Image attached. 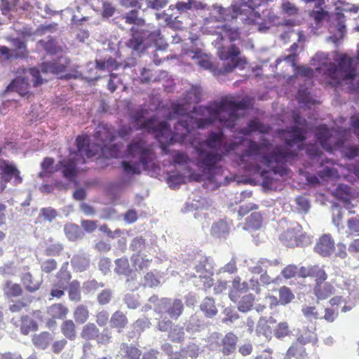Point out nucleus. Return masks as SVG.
<instances>
[{"label":"nucleus","instance_id":"obj_1","mask_svg":"<svg viewBox=\"0 0 359 359\" xmlns=\"http://www.w3.org/2000/svg\"><path fill=\"white\" fill-rule=\"evenodd\" d=\"M245 140L248 144L247 148L238 156L239 165H243L247 170H254L258 166H252L249 161L254 157L261 155V163L270 168L274 174H278L280 177L288 175L289 169L285 163L294 160L297 154L283 146L273 147L268 140H264L259 144L252 140L241 138L238 142H224L220 151L223 154V157L235 151Z\"/></svg>","mask_w":359,"mask_h":359},{"label":"nucleus","instance_id":"obj_2","mask_svg":"<svg viewBox=\"0 0 359 359\" xmlns=\"http://www.w3.org/2000/svg\"><path fill=\"white\" fill-rule=\"evenodd\" d=\"M121 18L125 22L133 26L130 29V38L126 42V46L133 50L139 52L144 50L147 46L154 45L161 46L163 43V37L161 30L156 29L152 31L147 30L146 20L140 16L137 9H133L123 14Z\"/></svg>","mask_w":359,"mask_h":359},{"label":"nucleus","instance_id":"obj_3","mask_svg":"<svg viewBox=\"0 0 359 359\" xmlns=\"http://www.w3.org/2000/svg\"><path fill=\"white\" fill-rule=\"evenodd\" d=\"M249 105L250 103L247 100L238 101L233 96H225L219 101H215L206 106L207 118L212 120V123L219 121L222 126L233 128L238 118L237 111L248 109Z\"/></svg>","mask_w":359,"mask_h":359},{"label":"nucleus","instance_id":"obj_4","mask_svg":"<svg viewBox=\"0 0 359 359\" xmlns=\"http://www.w3.org/2000/svg\"><path fill=\"white\" fill-rule=\"evenodd\" d=\"M77 151L70 154L69 158L63 159L57 164L56 170H62L63 177L73 180L77 175V166L86 163V157L92 158L97 154V148L90 149V139L88 135H79L76 139Z\"/></svg>","mask_w":359,"mask_h":359},{"label":"nucleus","instance_id":"obj_5","mask_svg":"<svg viewBox=\"0 0 359 359\" xmlns=\"http://www.w3.org/2000/svg\"><path fill=\"white\" fill-rule=\"evenodd\" d=\"M315 137L323 149L332 152L341 148L344 144L345 130L329 128L323 124L316 127Z\"/></svg>","mask_w":359,"mask_h":359},{"label":"nucleus","instance_id":"obj_6","mask_svg":"<svg viewBox=\"0 0 359 359\" xmlns=\"http://www.w3.org/2000/svg\"><path fill=\"white\" fill-rule=\"evenodd\" d=\"M156 118L153 116L144 120L137 127V129L144 130L148 133L154 134L155 137L161 144V147L165 154L168 153L167 146L171 144L170 138L171 129L167 121H161L156 125Z\"/></svg>","mask_w":359,"mask_h":359},{"label":"nucleus","instance_id":"obj_7","mask_svg":"<svg viewBox=\"0 0 359 359\" xmlns=\"http://www.w3.org/2000/svg\"><path fill=\"white\" fill-rule=\"evenodd\" d=\"M95 137L98 144H90V149L95 150L97 148V153L102 151V154L107 157L116 158L118 154V148L116 144H110L115 138L114 130L106 126H99L97 128Z\"/></svg>","mask_w":359,"mask_h":359},{"label":"nucleus","instance_id":"obj_8","mask_svg":"<svg viewBox=\"0 0 359 359\" xmlns=\"http://www.w3.org/2000/svg\"><path fill=\"white\" fill-rule=\"evenodd\" d=\"M127 153L131 158H138L144 169H147L149 163L156 158L152 147L142 138L133 140L127 147Z\"/></svg>","mask_w":359,"mask_h":359},{"label":"nucleus","instance_id":"obj_9","mask_svg":"<svg viewBox=\"0 0 359 359\" xmlns=\"http://www.w3.org/2000/svg\"><path fill=\"white\" fill-rule=\"evenodd\" d=\"M65 62H62V59H56L50 62H44L40 65L39 69L37 67H32L28 69L29 74L32 77L33 86L38 87L43 83L45 80L41 77V73L47 74L48 72L58 74L66 71L69 62L66 59Z\"/></svg>","mask_w":359,"mask_h":359},{"label":"nucleus","instance_id":"obj_10","mask_svg":"<svg viewBox=\"0 0 359 359\" xmlns=\"http://www.w3.org/2000/svg\"><path fill=\"white\" fill-rule=\"evenodd\" d=\"M241 51L235 45L232 44L229 47L222 46L218 50V55L222 60L227 61L224 64L222 68L219 70L221 74L231 72L236 67H243L246 63L245 60L239 57Z\"/></svg>","mask_w":359,"mask_h":359},{"label":"nucleus","instance_id":"obj_11","mask_svg":"<svg viewBox=\"0 0 359 359\" xmlns=\"http://www.w3.org/2000/svg\"><path fill=\"white\" fill-rule=\"evenodd\" d=\"M197 152V165L204 172L212 174L219 168V164L223 159V154L219 151H207L198 148Z\"/></svg>","mask_w":359,"mask_h":359},{"label":"nucleus","instance_id":"obj_12","mask_svg":"<svg viewBox=\"0 0 359 359\" xmlns=\"http://www.w3.org/2000/svg\"><path fill=\"white\" fill-rule=\"evenodd\" d=\"M279 238L287 248L304 247L309 243V238L302 232V226L297 224L284 231Z\"/></svg>","mask_w":359,"mask_h":359},{"label":"nucleus","instance_id":"obj_13","mask_svg":"<svg viewBox=\"0 0 359 359\" xmlns=\"http://www.w3.org/2000/svg\"><path fill=\"white\" fill-rule=\"evenodd\" d=\"M196 128V118L187 114L176 123L174 131L171 130L170 143H183L187 135Z\"/></svg>","mask_w":359,"mask_h":359},{"label":"nucleus","instance_id":"obj_14","mask_svg":"<svg viewBox=\"0 0 359 359\" xmlns=\"http://www.w3.org/2000/svg\"><path fill=\"white\" fill-rule=\"evenodd\" d=\"M55 277L57 282L50 291V296L51 297L50 299L53 298L60 299L65 295V291L72 279V274L68 270V262H65L61 266Z\"/></svg>","mask_w":359,"mask_h":359},{"label":"nucleus","instance_id":"obj_15","mask_svg":"<svg viewBox=\"0 0 359 359\" xmlns=\"http://www.w3.org/2000/svg\"><path fill=\"white\" fill-rule=\"evenodd\" d=\"M154 311L160 314L167 313L172 319L177 320L184 311V304L179 299L162 298L155 306Z\"/></svg>","mask_w":359,"mask_h":359},{"label":"nucleus","instance_id":"obj_16","mask_svg":"<svg viewBox=\"0 0 359 359\" xmlns=\"http://www.w3.org/2000/svg\"><path fill=\"white\" fill-rule=\"evenodd\" d=\"M239 8L231 5L230 7L224 8L219 5H212L210 12V18L213 21L225 22L236 19L239 15Z\"/></svg>","mask_w":359,"mask_h":359},{"label":"nucleus","instance_id":"obj_17","mask_svg":"<svg viewBox=\"0 0 359 359\" xmlns=\"http://www.w3.org/2000/svg\"><path fill=\"white\" fill-rule=\"evenodd\" d=\"M335 248V241L332 235L324 233L316 241L313 250L323 257H329L334 253Z\"/></svg>","mask_w":359,"mask_h":359},{"label":"nucleus","instance_id":"obj_18","mask_svg":"<svg viewBox=\"0 0 359 359\" xmlns=\"http://www.w3.org/2000/svg\"><path fill=\"white\" fill-rule=\"evenodd\" d=\"M0 171L1 180L5 183L12 181L14 184H18L22 182L20 172L16 165L8 161L1 160L0 161Z\"/></svg>","mask_w":359,"mask_h":359},{"label":"nucleus","instance_id":"obj_19","mask_svg":"<svg viewBox=\"0 0 359 359\" xmlns=\"http://www.w3.org/2000/svg\"><path fill=\"white\" fill-rule=\"evenodd\" d=\"M337 62L340 78L342 80H350L355 78L356 72L353 66V60L351 57L343 54L340 56Z\"/></svg>","mask_w":359,"mask_h":359},{"label":"nucleus","instance_id":"obj_20","mask_svg":"<svg viewBox=\"0 0 359 359\" xmlns=\"http://www.w3.org/2000/svg\"><path fill=\"white\" fill-rule=\"evenodd\" d=\"M141 355L140 349L135 345L123 342L119 345L116 358V359H140Z\"/></svg>","mask_w":359,"mask_h":359},{"label":"nucleus","instance_id":"obj_21","mask_svg":"<svg viewBox=\"0 0 359 359\" xmlns=\"http://www.w3.org/2000/svg\"><path fill=\"white\" fill-rule=\"evenodd\" d=\"M332 195L336 198L343 202L344 208L347 209L350 213H354V212L351 210L353 205L350 202V199L352 196L350 187L346 184H340L332 192Z\"/></svg>","mask_w":359,"mask_h":359},{"label":"nucleus","instance_id":"obj_22","mask_svg":"<svg viewBox=\"0 0 359 359\" xmlns=\"http://www.w3.org/2000/svg\"><path fill=\"white\" fill-rule=\"evenodd\" d=\"M224 138V134L222 130L218 132L210 131L208 133L203 144L209 149L219 151L222 149Z\"/></svg>","mask_w":359,"mask_h":359},{"label":"nucleus","instance_id":"obj_23","mask_svg":"<svg viewBox=\"0 0 359 359\" xmlns=\"http://www.w3.org/2000/svg\"><path fill=\"white\" fill-rule=\"evenodd\" d=\"M317 341L316 334L311 331H306L297 338V343L289 348L287 353L290 355H295L296 351L298 349V344L301 346L300 348H302V346L306 344L311 343L312 344H316Z\"/></svg>","mask_w":359,"mask_h":359},{"label":"nucleus","instance_id":"obj_24","mask_svg":"<svg viewBox=\"0 0 359 359\" xmlns=\"http://www.w3.org/2000/svg\"><path fill=\"white\" fill-rule=\"evenodd\" d=\"M237 336L230 332L226 333L221 341V351L225 355H229L231 353H233L236 348V344L238 342Z\"/></svg>","mask_w":359,"mask_h":359},{"label":"nucleus","instance_id":"obj_25","mask_svg":"<svg viewBox=\"0 0 359 359\" xmlns=\"http://www.w3.org/2000/svg\"><path fill=\"white\" fill-rule=\"evenodd\" d=\"M29 83L25 78L17 77L7 86L8 91H15L21 96L29 93Z\"/></svg>","mask_w":359,"mask_h":359},{"label":"nucleus","instance_id":"obj_26","mask_svg":"<svg viewBox=\"0 0 359 359\" xmlns=\"http://www.w3.org/2000/svg\"><path fill=\"white\" fill-rule=\"evenodd\" d=\"M335 292L334 287L330 283L315 284L313 293L319 300H324L332 296Z\"/></svg>","mask_w":359,"mask_h":359},{"label":"nucleus","instance_id":"obj_27","mask_svg":"<svg viewBox=\"0 0 359 359\" xmlns=\"http://www.w3.org/2000/svg\"><path fill=\"white\" fill-rule=\"evenodd\" d=\"M286 131L290 134V138L285 140V143L289 147H292L294 144L306 140V130L303 128L293 126L287 128Z\"/></svg>","mask_w":359,"mask_h":359},{"label":"nucleus","instance_id":"obj_28","mask_svg":"<svg viewBox=\"0 0 359 359\" xmlns=\"http://www.w3.org/2000/svg\"><path fill=\"white\" fill-rule=\"evenodd\" d=\"M263 0H236L233 6H238L239 15H247L252 13L255 9L263 4Z\"/></svg>","mask_w":359,"mask_h":359},{"label":"nucleus","instance_id":"obj_29","mask_svg":"<svg viewBox=\"0 0 359 359\" xmlns=\"http://www.w3.org/2000/svg\"><path fill=\"white\" fill-rule=\"evenodd\" d=\"M3 292L5 297L12 299L20 297L23 293V290L20 284L8 280L3 285Z\"/></svg>","mask_w":359,"mask_h":359},{"label":"nucleus","instance_id":"obj_30","mask_svg":"<svg viewBox=\"0 0 359 359\" xmlns=\"http://www.w3.org/2000/svg\"><path fill=\"white\" fill-rule=\"evenodd\" d=\"M109 323L111 328L116 329L118 332H121L126 327L128 320L123 312L116 311L112 314Z\"/></svg>","mask_w":359,"mask_h":359},{"label":"nucleus","instance_id":"obj_31","mask_svg":"<svg viewBox=\"0 0 359 359\" xmlns=\"http://www.w3.org/2000/svg\"><path fill=\"white\" fill-rule=\"evenodd\" d=\"M273 321L271 320V322L267 320L266 318H261L257 325L256 327V334L258 336H264L268 341H270L272 338L273 334V328L271 326V323H273Z\"/></svg>","mask_w":359,"mask_h":359},{"label":"nucleus","instance_id":"obj_32","mask_svg":"<svg viewBox=\"0 0 359 359\" xmlns=\"http://www.w3.org/2000/svg\"><path fill=\"white\" fill-rule=\"evenodd\" d=\"M47 313L52 318L65 319L69 309L62 303H55L47 308Z\"/></svg>","mask_w":359,"mask_h":359},{"label":"nucleus","instance_id":"obj_33","mask_svg":"<svg viewBox=\"0 0 359 359\" xmlns=\"http://www.w3.org/2000/svg\"><path fill=\"white\" fill-rule=\"evenodd\" d=\"M192 59L197 60L196 63L201 67L205 69H212L213 64L212 62L211 55L203 53L201 50L197 49L193 52Z\"/></svg>","mask_w":359,"mask_h":359},{"label":"nucleus","instance_id":"obj_34","mask_svg":"<svg viewBox=\"0 0 359 359\" xmlns=\"http://www.w3.org/2000/svg\"><path fill=\"white\" fill-rule=\"evenodd\" d=\"M13 48L11 49L13 58L25 59L29 55L26 43L20 39H15L13 41Z\"/></svg>","mask_w":359,"mask_h":359},{"label":"nucleus","instance_id":"obj_35","mask_svg":"<svg viewBox=\"0 0 359 359\" xmlns=\"http://www.w3.org/2000/svg\"><path fill=\"white\" fill-rule=\"evenodd\" d=\"M60 330L65 338L70 341H74L76 337V326L71 319H66L62 323Z\"/></svg>","mask_w":359,"mask_h":359},{"label":"nucleus","instance_id":"obj_36","mask_svg":"<svg viewBox=\"0 0 359 359\" xmlns=\"http://www.w3.org/2000/svg\"><path fill=\"white\" fill-rule=\"evenodd\" d=\"M200 309L207 318H213L217 313L215 302L212 297H205L200 305Z\"/></svg>","mask_w":359,"mask_h":359},{"label":"nucleus","instance_id":"obj_37","mask_svg":"<svg viewBox=\"0 0 359 359\" xmlns=\"http://www.w3.org/2000/svg\"><path fill=\"white\" fill-rule=\"evenodd\" d=\"M52 340L53 336L48 332H42L39 334H34L32 339L34 345L41 349H46Z\"/></svg>","mask_w":359,"mask_h":359},{"label":"nucleus","instance_id":"obj_38","mask_svg":"<svg viewBox=\"0 0 359 359\" xmlns=\"http://www.w3.org/2000/svg\"><path fill=\"white\" fill-rule=\"evenodd\" d=\"M69 299L71 302H79L81 300V284L77 280L71 281L67 287Z\"/></svg>","mask_w":359,"mask_h":359},{"label":"nucleus","instance_id":"obj_39","mask_svg":"<svg viewBox=\"0 0 359 359\" xmlns=\"http://www.w3.org/2000/svg\"><path fill=\"white\" fill-rule=\"evenodd\" d=\"M73 316L76 323L84 324L89 319V310L86 305L79 304L74 309Z\"/></svg>","mask_w":359,"mask_h":359},{"label":"nucleus","instance_id":"obj_40","mask_svg":"<svg viewBox=\"0 0 359 359\" xmlns=\"http://www.w3.org/2000/svg\"><path fill=\"white\" fill-rule=\"evenodd\" d=\"M232 284L233 287L229 292V297L232 301L236 302L239 296L238 292H246L248 289V285L246 282L241 283L239 277L235 278Z\"/></svg>","mask_w":359,"mask_h":359},{"label":"nucleus","instance_id":"obj_41","mask_svg":"<svg viewBox=\"0 0 359 359\" xmlns=\"http://www.w3.org/2000/svg\"><path fill=\"white\" fill-rule=\"evenodd\" d=\"M99 330L95 323H88L82 327L81 337L86 341L95 340Z\"/></svg>","mask_w":359,"mask_h":359},{"label":"nucleus","instance_id":"obj_42","mask_svg":"<svg viewBox=\"0 0 359 359\" xmlns=\"http://www.w3.org/2000/svg\"><path fill=\"white\" fill-rule=\"evenodd\" d=\"M38 324L28 316H23L21 318L20 332L22 334L27 335L30 332L37 330Z\"/></svg>","mask_w":359,"mask_h":359},{"label":"nucleus","instance_id":"obj_43","mask_svg":"<svg viewBox=\"0 0 359 359\" xmlns=\"http://www.w3.org/2000/svg\"><path fill=\"white\" fill-rule=\"evenodd\" d=\"M39 43L49 55H55L62 51L61 47L57 45V41L53 37H50L47 41L41 39L39 41Z\"/></svg>","mask_w":359,"mask_h":359},{"label":"nucleus","instance_id":"obj_44","mask_svg":"<svg viewBox=\"0 0 359 359\" xmlns=\"http://www.w3.org/2000/svg\"><path fill=\"white\" fill-rule=\"evenodd\" d=\"M21 281L24 285L25 289L29 292H34L38 290L41 287V283L34 280L31 273H25L22 278Z\"/></svg>","mask_w":359,"mask_h":359},{"label":"nucleus","instance_id":"obj_45","mask_svg":"<svg viewBox=\"0 0 359 359\" xmlns=\"http://www.w3.org/2000/svg\"><path fill=\"white\" fill-rule=\"evenodd\" d=\"M65 233L71 241H77L81 238V231L79 226L75 224L69 223L65 225Z\"/></svg>","mask_w":359,"mask_h":359},{"label":"nucleus","instance_id":"obj_46","mask_svg":"<svg viewBox=\"0 0 359 359\" xmlns=\"http://www.w3.org/2000/svg\"><path fill=\"white\" fill-rule=\"evenodd\" d=\"M310 277L313 278L315 284L323 283L327 278V274L325 271L318 265H313Z\"/></svg>","mask_w":359,"mask_h":359},{"label":"nucleus","instance_id":"obj_47","mask_svg":"<svg viewBox=\"0 0 359 359\" xmlns=\"http://www.w3.org/2000/svg\"><path fill=\"white\" fill-rule=\"evenodd\" d=\"M96 67L100 70H108L111 72L116 69L118 65L114 59L109 57L105 60H96Z\"/></svg>","mask_w":359,"mask_h":359},{"label":"nucleus","instance_id":"obj_48","mask_svg":"<svg viewBox=\"0 0 359 359\" xmlns=\"http://www.w3.org/2000/svg\"><path fill=\"white\" fill-rule=\"evenodd\" d=\"M255 301L253 294H249L243 296L238 303V310L241 312H247L250 311Z\"/></svg>","mask_w":359,"mask_h":359},{"label":"nucleus","instance_id":"obj_49","mask_svg":"<svg viewBox=\"0 0 359 359\" xmlns=\"http://www.w3.org/2000/svg\"><path fill=\"white\" fill-rule=\"evenodd\" d=\"M116 267L115 271L118 274L128 275L130 271V265L128 260L126 257H121L115 262Z\"/></svg>","mask_w":359,"mask_h":359},{"label":"nucleus","instance_id":"obj_50","mask_svg":"<svg viewBox=\"0 0 359 359\" xmlns=\"http://www.w3.org/2000/svg\"><path fill=\"white\" fill-rule=\"evenodd\" d=\"M219 36L221 40H224V37H227L231 41H236L240 38V34L237 29L231 28L226 25L222 27V34H220Z\"/></svg>","mask_w":359,"mask_h":359},{"label":"nucleus","instance_id":"obj_51","mask_svg":"<svg viewBox=\"0 0 359 359\" xmlns=\"http://www.w3.org/2000/svg\"><path fill=\"white\" fill-rule=\"evenodd\" d=\"M131 260L133 263V265L140 270L148 268L150 263L151 262V259L142 257L140 255V252H137L136 254L133 255L131 257Z\"/></svg>","mask_w":359,"mask_h":359},{"label":"nucleus","instance_id":"obj_52","mask_svg":"<svg viewBox=\"0 0 359 359\" xmlns=\"http://www.w3.org/2000/svg\"><path fill=\"white\" fill-rule=\"evenodd\" d=\"M168 337L173 342H182L184 339V328L175 326L169 331Z\"/></svg>","mask_w":359,"mask_h":359},{"label":"nucleus","instance_id":"obj_53","mask_svg":"<svg viewBox=\"0 0 359 359\" xmlns=\"http://www.w3.org/2000/svg\"><path fill=\"white\" fill-rule=\"evenodd\" d=\"M184 182V177L178 172L169 175L167 177V183L172 189H176Z\"/></svg>","mask_w":359,"mask_h":359},{"label":"nucleus","instance_id":"obj_54","mask_svg":"<svg viewBox=\"0 0 359 359\" xmlns=\"http://www.w3.org/2000/svg\"><path fill=\"white\" fill-rule=\"evenodd\" d=\"M294 296L289 287L283 286L280 288L279 302L281 304L285 305L290 303L294 299Z\"/></svg>","mask_w":359,"mask_h":359},{"label":"nucleus","instance_id":"obj_55","mask_svg":"<svg viewBox=\"0 0 359 359\" xmlns=\"http://www.w3.org/2000/svg\"><path fill=\"white\" fill-rule=\"evenodd\" d=\"M291 334L290 329L286 322L280 323L274 330V335L278 339H283Z\"/></svg>","mask_w":359,"mask_h":359},{"label":"nucleus","instance_id":"obj_56","mask_svg":"<svg viewBox=\"0 0 359 359\" xmlns=\"http://www.w3.org/2000/svg\"><path fill=\"white\" fill-rule=\"evenodd\" d=\"M247 224L249 227L257 229L262 223V215L259 212H253L247 218Z\"/></svg>","mask_w":359,"mask_h":359},{"label":"nucleus","instance_id":"obj_57","mask_svg":"<svg viewBox=\"0 0 359 359\" xmlns=\"http://www.w3.org/2000/svg\"><path fill=\"white\" fill-rule=\"evenodd\" d=\"M259 131L264 133L263 125L259 121L254 119L251 120L248 123V128H243L241 130V133L248 135L252 132Z\"/></svg>","mask_w":359,"mask_h":359},{"label":"nucleus","instance_id":"obj_58","mask_svg":"<svg viewBox=\"0 0 359 359\" xmlns=\"http://www.w3.org/2000/svg\"><path fill=\"white\" fill-rule=\"evenodd\" d=\"M112 336L111 332L108 329H104L100 333L98 332L97 337L95 340L97 344H108L111 341Z\"/></svg>","mask_w":359,"mask_h":359},{"label":"nucleus","instance_id":"obj_59","mask_svg":"<svg viewBox=\"0 0 359 359\" xmlns=\"http://www.w3.org/2000/svg\"><path fill=\"white\" fill-rule=\"evenodd\" d=\"M347 227L351 234L359 236V215L348 219L347 221Z\"/></svg>","mask_w":359,"mask_h":359},{"label":"nucleus","instance_id":"obj_60","mask_svg":"<svg viewBox=\"0 0 359 359\" xmlns=\"http://www.w3.org/2000/svg\"><path fill=\"white\" fill-rule=\"evenodd\" d=\"M325 74L332 79H338L339 75L340 76L337 65L333 62H330L325 65Z\"/></svg>","mask_w":359,"mask_h":359},{"label":"nucleus","instance_id":"obj_61","mask_svg":"<svg viewBox=\"0 0 359 359\" xmlns=\"http://www.w3.org/2000/svg\"><path fill=\"white\" fill-rule=\"evenodd\" d=\"M63 250V245L61 243H54L46 247L45 254L47 256H58Z\"/></svg>","mask_w":359,"mask_h":359},{"label":"nucleus","instance_id":"obj_62","mask_svg":"<svg viewBox=\"0 0 359 359\" xmlns=\"http://www.w3.org/2000/svg\"><path fill=\"white\" fill-rule=\"evenodd\" d=\"M297 100L299 103L303 104L313 103L311 97L310 93L307 88L299 89L297 93Z\"/></svg>","mask_w":359,"mask_h":359},{"label":"nucleus","instance_id":"obj_63","mask_svg":"<svg viewBox=\"0 0 359 359\" xmlns=\"http://www.w3.org/2000/svg\"><path fill=\"white\" fill-rule=\"evenodd\" d=\"M57 262L53 259H48L42 262L41 265V271L46 273H50L57 269Z\"/></svg>","mask_w":359,"mask_h":359},{"label":"nucleus","instance_id":"obj_64","mask_svg":"<svg viewBox=\"0 0 359 359\" xmlns=\"http://www.w3.org/2000/svg\"><path fill=\"white\" fill-rule=\"evenodd\" d=\"M144 248L145 240L142 236L135 238L130 245V249L137 252H140Z\"/></svg>","mask_w":359,"mask_h":359}]
</instances>
